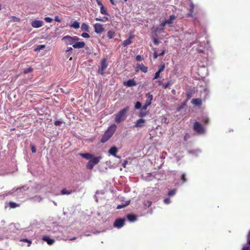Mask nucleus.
<instances>
[{"instance_id":"f257e3e1","label":"nucleus","mask_w":250,"mask_h":250,"mask_svg":"<svg viewBox=\"0 0 250 250\" xmlns=\"http://www.w3.org/2000/svg\"><path fill=\"white\" fill-rule=\"evenodd\" d=\"M80 40L78 36H65L62 38V41L65 42L66 44L72 45L75 48H82L85 46L84 42H79Z\"/></svg>"},{"instance_id":"f03ea898","label":"nucleus","mask_w":250,"mask_h":250,"mask_svg":"<svg viewBox=\"0 0 250 250\" xmlns=\"http://www.w3.org/2000/svg\"><path fill=\"white\" fill-rule=\"evenodd\" d=\"M116 128L117 126L116 124H112L110 125L103 134L102 138L101 139V142L102 143H105V142H107L108 140L110 139L113 134H114Z\"/></svg>"},{"instance_id":"7ed1b4c3","label":"nucleus","mask_w":250,"mask_h":250,"mask_svg":"<svg viewBox=\"0 0 250 250\" xmlns=\"http://www.w3.org/2000/svg\"><path fill=\"white\" fill-rule=\"evenodd\" d=\"M129 109V106H126L123 109L120 110L117 114L115 115V121L117 123H120L125 120L126 114Z\"/></svg>"},{"instance_id":"20e7f679","label":"nucleus","mask_w":250,"mask_h":250,"mask_svg":"<svg viewBox=\"0 0 250 250\" xmlns=\"http://www.w3.org/2000/svg\"><path fill=\"white\" fill-rule=\"evenodd\" d=\"M102 157L101 156H98L97 157H94L93 155H92V157L90 160L88 162L86 165V167L88 169H92L94 167L95 165L99 163L100 162V160Z\"/></svg>"},{"instance_id":"39448f33","label":"nucleus","mask_w":250,"mask_h":250,"mask_svg":"<svg viewBox=\"0 0 250 250\" xmlns=\"http://www.w3.org/2000/svg\"><path fill=\"white\" fill-rule=\"evenodd\" d=\"M193 129L198 134H203L205 132V129L202 124L199 122H195L193 125Z\"/></svg>"},{"instance_id":"423d86ee","label":"nucleus","mask_w":250,"mask_h":250,"mask_svg":"<svg viewBox=\"0 0 250 250\" xmlns=\"http://www.w3.org/2000/svg\"><path fill=\"white\" fill-rule=\"evenodd\" d=\"M176 17L175 15H170L169 19L165 20L164 21L162 22L160 24L162 30H164L165 25L166 24H171L173 22V20L176 19Z\"/></svg>"},{"instance_id":"0eeeda50","label":"nucleus","mask_w":250,"mask_h":250,"mask_svg":"<svg viewBox=\"0 0 250 250\" xmlns=\"http://www.w3.org/2000/svg\"><path fill=\"white\" fill-rule=\"evenodd\" d=\"M125 218H117L114 223V227L116 228H121L124 226L125 223Z\"/></svg>"},{"instance_id":"6e6552de","label":"nucleus","mask_w":250,"mask_h":250,"mask_svg":"<svg viewBox=\"0 0 250 250\" xmlns=\"http://www.w3.org/2000/svg\"><path fill=\"white\" fill-rule=\"evenodd\" d=\"M95 32L97 33H101L105 31L103 25L101 23H95L94 25Z\"/></svg>"},{"instance_id":"1a4fd4ad","label":"nucleus","mask_w":250,"mask_h":250,"mask_svg":"<svg viewBox=\"0 0 250 250\" xmlns=\"http://www.w3.org/2000/svg\"><path fill=\"white\" fill-rule=\"evenodd\" d=\"M108 64L107 63L106 59H103L101 62V67L98 70V72L101 74H104V71L106 69Z\"/></svg>"},{"instance_id":"9d476101","label":"nucleus","mask_w":250,"mask_h":250,"mask_svg":"<svg viewBox=\"0 0 250 250\" xmlns=\"http://www.w3.org/2000/svg\"><path fill=\"white\" fill-rule=\"evenodd\" d=\"M31 25L35 28H39V27L42 26L43 21H37V20H34L31 22Z\"/></svg>"},{"instance_id":"9b49d317","label":"nucleus","mask_w":250,"mask_h":250,"mask_svg":"<svg viewBox=\"0 0 250 250\" xmlns=\"http://www.w3.org/2000/svg\"><path fill=\"white\" fill-rule=\"evenodd\" d=\"M146 97L147 106L148 107V106H149V105L151 104H152V101L153 99V96L152 94H150L149 92H148V93H146Z\"/></svg>"},{"instance_id":"f8f14e48","label":"nucleus","mask_w":250,"mask_h":250,"mask_svg":"<svg viewBox=\"0 0 250 250\" xmlns=\"http://www.w3.org/2000/svg\"><path fill=\"white\" fill-rule=\"evenodd\" d=\"M135 36L134 35H130L129 36V38L127 39H126V40H125L122 43V44L124 46H128V45H130L131 43L132 42V39L134 38Z\"/></svg>"},{"instance_id":"ddd939ff","label":"nucleus","mask_w":250,"mask_h":250,"mask_svg":"<svg viewBox=\"0 0 250 250\" xmlns=\"http://www.w3.org/2000/svg\"><path fill=\"white\" fill-rule=\"evenodd\" d=\"M146 122V120L145 119H138L137 120L135 123V126L136 127H141V126H143L144 125V123Z\"/></svg>"},{"instance_id":"4468645a","label":"nucleus","mask_w":250,"mask_h":250,"mask_svg":"<svg viewBox=\"0 0 250 250\" xmlns=\"http://www.w3.org/2000/svg\"><path fill=\"white\" fill-rule=\"evenodd\" d=\"M136 83L134 79H129L124 82V85H127V86H132V85H136Z\"/></svg>"},{"instance_id":"2eb2a0df","label":"nucleus","mask_w":250,"mask_h":250,"mask_svg":"<svg viewBox=\"0 0 250 250\" xmlns=\"http://www.w3.org/2000/svg\"><path fill=\"white\" fill-rule=\"evenodd\" d=\"M194 7H195V5H194V2H193L192 1H191V0H190V3H189V13H188V16H190V17H192L193 12H194Z\"/></svg>"},{"instance_id":"dca6fc26","label":"nucleus","mask_w":250,"mask_h":250,"mask_svg":"<svg viewBox=\"0 0 250 250\" xmlns=\"http://www.w3.org/2000/svg\"><path fill=\"white\" fill-rule=\"evenodd\" d=\"M42 239L44 241H46L49 245H52L55 242L53 239H51V238L47 236V235H44V236L42 237Z\"/></svg>"},{"instance_id":"f3484780","label":"nucleus","mask_w":250,"mask_h":250,"mask_svg":"<svg viewBox=\"0 0 250 250\" xmlns=\"http://www.w3.org/2000/svg\"><path fill=\"white\" fill-rule=\"evenodd\" d=\"M118 151V148L116 147V146H112L110 149L108 150V153L111 154V155H113V156H116V154Z\"/></svg>"},{"instance_id":"a211bd4d","label":"nucleus","mask_w":250,"mask_h":250,"mask_svg":"<svg viewBox=\"0 0 250 250\" xmlns=\"http://www.w3.org/2000/svg\"><path fill=\"white\" fill-rule=\"evenodd\" d=\"M81 29L82 31L85 32H89V26L86 23H82L81 25Z\"/></svg>"},{"instance_id":"6ab92c4d","label":"nucleus","mask_w":250,"mask_h":250,"mask_svg":"<svg viewBox=\"0 0 250 250\" xmlns=\"http://www.w3.org/2000/svg\"><path fill=\"white\" fill-rule=\"evenodd\" d=\"M191 103L194 105H201L202 104V101L201 99H192Z\"/></svg>"},{"instance_id":"aec40b11","label":"nucleus","mask_w":250,"mask_h":250,"mask_svg":"<svg viewBox=\"0 0 250 250\" xmlns=\"http://www.w3.org/2000/svg\"><path fill=\"white\" fill-rule=\"evenodd\" d=\"M80 155L84 159H89V160L93 157V154L89 153H81Z\"/></svg>"},{"instance_id":"412c9836","label":"nucleus","mask_w":250,"mask_h":250,"mask_svg":"<svg viewBox=\"0 0 250 250\" xmlns=\"http://www.w3.org/2000/svg\"><path fill=\"white\" fill-rule=\"evenodd\" d=\"M127 218L130 222H134L137 219L136 216L133 215V214H128V215H127Z\"/></svg>"},{"instance_id":"4be33fe9","label":"nucleus","mask_w":250,"mask_h":250,"mask_svg":"<svg viewBox=\"0 0 250 250\" xmlns=\"http://www.w3.org/2000/svg\"><path fill=\"white\" fill-rule=\"evenodd\" d=\"M107 35L108 39H113V38L115 36L116 33L115 32L113 31V30H109L107 32Z\"/></svg>"},{"instance_id":"5701e85b","label":"nucleus","mask_w":250,"mask_h":250,"mask_svg":"<svg viewBox=\"0 0 250 250\" xmlns=\"http://www.w3.org/2000/svg\"><path fill=\"white\" fill-rule=\"evenodd\" d=\"M10 22H20L21 19L20 18H18V17L16 16H11L10 17Z\"/></svg>"},{"instance_id":"b1692460","label":"nucleus","mask_w":250,"mask_h":250,"mask_svg":"<svg viewBox=\"0 0 250 250\" xmlns=\"http://www.w3.org/2000/svg\"><path fill=\"white\" fill-rule=\"evenodd\" d=\"M139 66H140V69H141V70L143 71L144 72H146V71H148L147 66H146V65H144V64H143V63H141V64H140L139 65Z\"/></svg>"},{"instance_id":"393cba45","label":"nucleus","mask_w":250,"mask_h":250,"mask_svg":"<svg viewBox=\"0 0 250 250\" xmlns=\"http://www.w3.org/2000/svg\"><path fill=\"white\" fill-rule=\"evenodd\" d=\"M100 12L102 13V14H104V15H109L106 10L105 7L104 6L103 3H102V5L100 7Z\"/></svg>"},{"instance_id":"a878e982","label":"nucleus","mask_w":250,"mask_h":250,"mask_svg":"<svg viewBox=\"0 0 250 250\" xmlns=\"http://www.w3.org/2000/svg\"><path fill=\"white\" fill-rule=\"evenodd\" d=\"M95 20L96 21H102V22H106V21H108V17H104L102 19H100V18H95Z\"/></svg>"},{"instance_id":"bb28decb","label":"nucleus","mask_w":250,"mask_h":250,"mask_svg":"<svg viewBox=\"0 0 250 250\" xmlns=\"http://www.w3.org/2000/svg\"><path fill=\"white\" fill-rule=\"evenodd\" d=\"M71 27H73V28H75V29H78V28H79L80 27V23L79 21H74L72 24L71 25Z\"/></svg>"},{"instance_id":"cd10ccee","label":"nucleus","mask_w":250,"mask_h":250,"mask_svg":"<svg viewBox=\"0 0 250 250\" xmlns=\"http://www.w3.org/2000/svg\"><path fill=\"white\" fill-rule=\"evenodd\" d=\"M148 112H146V111H145V110H143V107L142 109L141 110L140 113H139V116L140 117H145V116H146L147 114H148Z\"/></svg>"},{"instance_id":"c85d7f7f","label":"nucleus","mask_w":250,"mask_h":250,"mask_svg":"<svg viewBox=\"0 0 250 250\" xmlns=\"http://www.w3.org/2000/svg\"><path fill=\"white\" fill-rule=\"evenodd\" d=\"M72 192V190H66V188H63L61 191L62 194H70Z\"/></svg>"},{"instance_id":"c756f323","label":"nucleus","mask_w":250,"mask_h":250,"mask_svg":"<svg viewBox=\"0 0 250 250\" xmlns=\"http://www.w3.org/2000/svg\"><path fill=\"white\" fill-rule=\"evenodd\" d=\"M9 206L10 208H17V207H18V206H19V204H18V203H16V202H10Z\"/></svg>"},{"instance_id":"7c9ffc66","label":"nucleus","mask_w":250,"mask_h":250,"mask_svg":"<svg viewBox=\"0 0 250 250\" xmlns=\"http://www.w3.org/2000/svg\"><path fill=\"white\" fill-rule=\"evenodd\" d=\"M181 179L183 183H186V182H187V179L186 177V174H185V173H183V174H182Z\"/></svg>"},{"instance_id":"2f4dec72","label":"nucleus","mask_w":250,"mask_h":250,"mask_svg":"<svg viewBox=\"0 0 250 250\" xmlns=\"http://www.w3.org/2000/svg\"><path fill=\"white\" fill-rule=\"evenodd\" d=\"M20 241L27 242L28 247H30L32 244V241L28 240V239H21Z\"/></svg>"},{"instance_id":"473e14b6","label":"nucleus","mask_w":250,"mask_h":250,"mask_svg":"<svg viewBox=\"0 0 250 250\" xmlns=\"http://www.w3.org/2000/svg\"><path fill=\"white\" fill-rule=\"evenodd\" d=\"M142 106V104L140 101H137L135 105V109H140Z\"/></svg>"},{"instance_id":"72a5a7b5","label":"nucleus","mask_w":250,"mask_h":250,"mask_svg":"<svg viewBox=\"0 0 250 250\" xmlns=\"http://www.w3.org/2000/svg\"><path fill=\"white\" fill-rule=\"evenodd\" d=\"M45 45L44 44H42V45H38L36 46L35 50H41V49H42V48H44L45 47Z\"/></svg>"},{"instance_id":"f704fd0d","label":"nucleus","mask_w":250,"mask_h":250,"mask_svg":"<svg viewBox=\"0 0 250 250\" xmlns=\"http://www.w3.org/2000/svg\"><path fill=\"white\" fill-rule=\"evenodd\" d=\"M152 202L151 201H146L144 202V205L146 208H149L151 206Z\"/></svg>"},{"instance_id":"c9c22d12","label":"nucleus","mask_w":250,"mask_h":250,"mask_svg":"<svg viewBox=\"0 0 250 250\" xmlns=\"http://www.w3.org/2000/svg\"><path fill=\"white\" fill-rule=\"evenodd\" d=\"M33 71V68L32 67H28L26 69H24L23 71L24 73H29V72H31V71Z\"/></svg>"},{"instance_id":"e433bc0d","label":"nucleus","mask_w":250,"mask_h":250,"mask_svg":"<svg viewBox=\"0 0 250 250\" xmlns=\"http://www.w3.org/2000/svg\"><path fill=\"white\" fill-rule=\"evenodd\" d=\"M153 50H154L153 58H154V59H156V58H157L158 56H159V53H158V52H157V51H156V49H155V48H153Z\"/></svg>"},{"instance_id":"4c0bfd02","label":"nucleus","mask_w":250,"mask_h":250,"mask_svg":"<svg viewBox=\"0 0 250 250\" xmlns=\"http://www.w3.org/2000/svg\"><path fill=\"white\" fill-rule=\"evenodd\" d=\"M176 191L175 189H173L172 190H170L168 193V196H173V195H174L175 194Z\"/></svg>"},{"instance_id":"58836bf2","label":"nucleus","mask_w":250,"mask_h":250,"mask_svg":"<svg viewBox=\"0 0 250 250\" xmlns=\"http://www.w3.org/2000/svg\"><path fill=\"white\" fill-rule=\"evenodd\" d=\"M160 75L159 68L158 71H157V72H156V73L154 75V77L153 78V80H156V79H158V78H159Z\"/></svg>"},{"instance_id":"ea45409f","label":"nucleus","mask_w":250,"mask_h":250,"mask_svg":"<svg viewBox=\"0 0 250 250\" xmlns=\"http://www.w3.org/2000/svg\"><path fill=\"white\" fill-rule=\"evenodd\" d=\"M203 122L204 123V124H208L209 122V119L208 118V117H204L202 119Z\"/></svg>"},{"instance_id":"a19ab883","label":"nucleus","mask_w":250,"mask_h":250,"mask_svg":"<svg viewBox=\"0 0 250 250\" xmlns=\"http://www.w3.org/2000/svg\"><path fill=\"white\" fill-rule=\"evenodd\" d=\"M165 68V64H163L162 65H160V66L159 67L160 74L161 72H162V71H164Z\"/></svg>"},{"instance_id":"79ce46f5","label":"nucleus","mask_w":250,"mask_h":250,"mask_svg":"<svg viewBox=\"0 0 250 250\" xmlns=\"http://www.w3.org/2000/svg\"><path fill=\"white\" fill-rule=\"evenodd\" d=\"M31 149L32 152H33V153H34V152H36L37 148L35 145H31Z\"/></svg>"},{"instance_id":"37998d69","label":"nucleus","mask_w":250,"mask_h":250,"mask_svg":"<svg viewBox=\"0 0 250 250\" xmlns=\"http://www.w3.org/2000/svg\"><path fill=\"white\" fill-rule=\"evenodd\" d=\"M44 20L46 22H52L53 19H52V18H50V17H45V18H44Z\"/></svg>"},{"instance_id":"c03bdc74","label":"nucleus","mask_w":250,"mask_h":250,"mask_svg":"<svg viewBox=\"0 0 250 250\" xmlns=\"http://www.w3.org/2000/svg\"><path fill=\"white\" fill-rule=\"evenodd\" d=\"M170 84V82H167V83H164V84H163V87L164 88H167V87H168Z\"/></svg>"},{"instance_id":"a18cd8bd","label":"nucleus","mask_w":250,"mask_h":250,"mask_svg":"<svg viewBox=\"0 0 250 250\" xmlns=\"http://www.w3.org/2000/svg\"><path fill=\"white\" fill-rule=\"evenodd\" d=\"M247 243L250 246V230L247 235Z\"/></svg>"},{"instance_id":"49530a36","label":"nucleus","mask_w":250,"mask_h":250,"mask_svg":"<svg viewBox=\"0 0 250 250\" xmlns=\"http://www.w3.org/2000/svg\"><path fill=\"white\" fill-rule=\"evenodd\" d=\"M82 36L84 38H89L90 35L88 33H82Z\"/></svg>"},{"instance_id":"de8ad7c7","label":"nucleus","mask_w":250,"mask_h":250,"mask_svg":"<svg viewBox=\"0 0 250 250\" xmlns=\"http://www.w3.org/2000/svg\"><path fill=\"white\" fill-rule=\"evenodd\" d=\"M62 121H55L54 122V124L55 125H60L62 124Z\"/></svg>"},{"instance_id":"09e8293b","label":"nucleus","mask_w":250,"mask_h":250,"mask_svg":"<svg viewBox=\"0 0 250 250\" xmlns=\"http://www.w3.org/2000/svg\"><path fill=\"white\" fill-rule=\"evenodd\" d=\"M143 58H142L141 55H137L136 56V60L137 61H141L142 60Z\"/></svg>"},{"instance_id":"8fccbe9b","label":"nucleus","mask_w":250,"mask_h":250,"mask_svg":"<svg viewBox=\"0 0 250 250\" xmlns=\"http://www.w3.org/2000/svg\"><path fill=\"white\" fill-rule=\"evenodd\" d=\"M153 42L154 44H156L157 45V44H159V40H158L156 37H153Z\"/></svg>"},{"instance_id":"3c124183","label":"nucleus","mask_w":250,"mask_h":250,"mask_svg":"<svg viewBox=\"0 0 250 250\" xmlns=\"http://www.w3.org/2000/svg\"><path fill=\"white\" fill-rule=\"evenodd\" d=\"M164 202L166 204H168V203L170 202V199L169 198H166L164 199Z\"/></svg>"},{"instance_id":"603ef678","label":"nucleus","mask_w":250,"mask_h":250,"mask_svg":"<svg viewBox=\"0 0 250 250\" xmlns=\"http://www.w3.org/2000/svg\"><path fill=\"white\" fill-rule=\"evenodd\" d=\"M54 20L55 21H57V22H61V20L60 18V17L59 16H55Z\"/></svg>"},{"instance_id":"864d4df0","label":"nucleus","mask_w":250,"mask_h":250,"mask_svg":"<svg viewBox=\"0 0 250 250\" xmlns=\"http://www.w3.org/2000/svg\"><path fill=\"white\" fill-rule=\"evenodd\" d=\"M165 52H166V49H165V48H164V49H163L162 50V51L160 52V53H159V56H163V55H164Z\"/></svg>"},{"instance_id":"5fc2aeb1","label":"nucleus","mask_w":250,"mask_h":250,"mask_svg":"<svg viewBox=\"0 0 250 250\" xmlns=\"http://www.w3.org/2000/svg\"><path fill=\"white\" fill-rule=\"evenodd\" d=\"M147 106V103H146V102L145 104L143 106V110H146Z\"/></svg>"},{"instance_id":"6e6d98bb","label":"nucleus","mask_w":250,"mask_h":250,"mask_svg":"<svg viewBox=\"0 0 250 250\" xmlns=\"http://www.w3.org/2000/svg\"><path fill=\"white\" fill-rule=\"evenodd\" d=\"M242 250H250V247H243Z\"/></svg>"},{"instance_id":"4d7b16f0","label":"nucleus","mask_w":250,"mask_h":250,"mask_svg":"<svg viewBox=\"0 0 250 250\" xmlns=\"http://www.w3.org/2000/svg\"><path fill=\"white\" fill-rule=\"evenodd\" d=\"M72 49H72V47H68V48L66 50V52L71 51V50H72Z\"/></svg>"},{"instance_id":"13d9d810","label":"nucleus","mask_w":250,"mask_h":250,"mask_svg":"<svg viewBox=\"0 0 250 250\" xmlns=\"http://www.w3.org/2000/svg\"><path fill=\"white\" fill-rule=\"evenodd\" d=\"M97 3L98 5H99V6H100V7H101V6L102 5V2H101V1H99V0H97Z\"/></svg>"},{"instance_id":"bf43d9fd","label":"nucleus","mask_w":250,"mask_h":250,"mask_svg":"<svg viewBox=\"0 0 250 250\" xmlns=\"http://www.w3.org/2000/svg\"><path fill=\"white\" fill-rule=\"evenodd\" d=\"M187 96L188 99L191 97V94H190V93H187Z\"/></svg>"},{"instance_id":"052dcab7","label":"nucleus","mask_w":250,"mask_h":250,"mask_svg":"<svg viewBox=\"0 0 250 250\" xmlns=\"http://www.w3.org/2000/svg\"><path fill=\"white\" fill-rule=\"evenodd\" d=\"M110 2H111L113 5H115V2H114V0H110Z\"/></svg>"},{"instance_id":"680f3d73","label":"nucleus","mask_w":250,"mask_h":250,"mask_svg":"<svg viewBox=\"0 0 250 250\" xmlns=\"http://www.w3.org/2000/svg\"><path fill=\"white\" fill-rule=\"evenodd\" d=\"M76 237H73V238H71L70 239V240H74V239H76Z\"/></svg>"},{"instance_id":"e2e57ef3","label":"nucleus","mask_w":250,"mask_h":250,"mask_svg":"<svg viewBox=\"0 0 250 250\" xmlns=\"http://www.w3.org/2000/svg\"><path fill=\"white\" fill-rule=\"evenodd\" d=\"M123 206H122V205H118V206L117 207V208H122Z\"/></svg>"},{"instance_id":"0e129e2a","label":"nucleus","mask_w":250,"mask_h":250,"mask_svg":"<svg viewBox=\"0 0 250 250\" xmlns=\"http://www.w3.org/2000/svg\"><path fill=\"white\" fill-rule=\"evenodd\" d=\"M159 85H161L162 82H161V81H159Z\"/></svg>"},{"instance_id":"69168bd1","label":"nucleus","mask_w":250,"mask_h":250,"mask_svg":"<svg viewBox=\"0 0 250 250\" xmlns=\"http://www.w3.org/2000/svg\"><path fill=\"white\" fill-rule=\"evenodd\" d=\"M1 8H2V5H1V3H0V9H1Z\"/></svg>"},{"instance_id":"338daca9","label":"nucleus","mask_w":250,"mask_h":250,"mask_svg":"<svg viewBox=\"0 0 250 250\" xmlns=\"http://www.w3.org/2000/svg\"><path fill=\"white\" fill-rule=\"evenodd\" d=\"M126 163H125L124 165V167H125V165Z\"/></svg>"},{"instance_id":"774afa93","label":"nucleus","mask_w":250,"mask_h":250,"mask_svg":"<svg viewBox=\"0 0 250 250\" xmlns=\"http://www.w3.org/2000/svg\"><path fill=\"white\" fill-rule=\"evenodd\" d=\"M125 1H127V0H125Z\"/></svg>"}]
</instances>
